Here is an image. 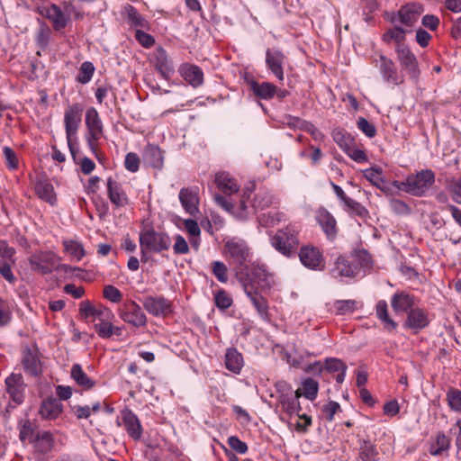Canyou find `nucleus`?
<instances>
[{
	"instance_id": "nucleus-1",
	"label": "nucleus",
	"mask_w": 461,
	"mask_h": 461,
	"mask_svg": "<svg viewBox=\"0 0 461 461\" xmlns=\"http://www.w3.org/2000/svg\"><path fill=\"white\" fill-rule=\"evenodd\" d=\"M223 254L233 266L238 279L245 278L244 270L250 263V251L246 241L233 238L224 244Z\"/></svg>"
},
{
	"instance_id": "nucleus-2",
	"label": "nucleus",
	"mask_w": 461,
	"mask_h": 461,
	"mask_svg": "<svg viewBox=\"0 0 461 461\" xmlns=\"http://www.w3.org/2000/svg\"><path fill=\"white\" fill-rule=\"evenodd\" d=\"M300 228L294 223H290L279 229L270 238L272 247L285 257L290 258L296 253L299 246Z\"/></svg>"
},
{
	"instance_id": "nucleus-3",
	"label": "nucleus",
	"mask_w": 461,
	"mask_h": 461,
	"mask_svg": "<svg viewBox=\"0 0 461 461\" xmlns=\"http://www.w3.org/2000/svg\"><path fill=\"white\" fill-rule=\"evenodd\" d=\"M435 173L431 169H423L416 174H411L405 181L394 185L413 196L421 197L435 183Z\"/></svg>"
},
{
	"instance_id": "nucleus-4",
	"label": "nucleus",
	"mask_w": 461,
	"mask_h": 461,
	"mask_svg": "<svg viewBox=\"0 0 461 461\" xmlns=\"http://www.w3.org/2000/svg\"><path fill=\"white\" fill-rule=\"evenodd\" d=\"M82 114L83 105L79 103L68 106L64 113V126L68 147L74 161H76V153L77 151V133L81 124Z\"/></svg>"
},
{
	"instance_id": "nucleus-5",
	"label": "nucleus",
	"mask_w": 461,
	"mask_h": 461,
	"mask_svg": "<svg viewBox=\"0 0 461 461\" xmlns=\"http://www.w3.org/2000/svg\"><path fill=\"white\" fill-rule=\"evenodd\" d=\"M424 12V5L418 2H411L402 5L396 12L385 13V19L392 23L397 22L407 27H412Z\"/></svg>"
},
{
	"instance_id": "nucleus-6",
	"label": "nucleus",
	"mask_w": 461,
	"mask_h": 461,
	"mask_svg": "<svg viewBox=\"0 0 461 461\" xmlns=\"http://www.w3.org/2000/svg\"><path fill=\"white\" fill-rule=\"evenodd\" d=\"M140 247L149 249L152 252L160 253L171 247V239L162 231H157L154 228H144L140 231Z\"/></svg>"
},
{
	"instance_id": "nucleus-7",
	"label": "nucleus",
	"mask_w": 461,
	"mask_h": 461,
	"mask_svg": "<svg viewBox=\"0 0 461 461\" xmlns=\"http://www.w3.org/2000/svg\"><path fill=\"white\" fill-rule=\"evenodd\" d=\"M85 122L87 129L86 135L90 150L97 157V142L103 137L104 125L97 110L89 107L86 112Z\"/></svg>"
},
{
	"instance_id": "nucleus-8",
	"label": "nucleus",
	"mask_w": 461,
	"mask_h": 461,
	"mask_svg": "<svg viewBox=\"0 0 461 461\" xmlns=\"http://www.w3.org/2000/svg\"><path fill=\"white\" fill-rule=\"evenodd\" d=\"M244 272L247 274L245 275V278L239 279L243 289H245L246 285H249V286H252L253 289L258 291L267 290L271 287V276L263 267L249 264Z\"/></svg>"
},
{
	"instance_id": "nucleus-9",
	"label": "nucleus",
	"mask_w": 461,
	"mask_h": 461,
	"mask_svg": "<svg viewBox=\"0 0 461 461\" xmlns=\"http://www.w3.org/2000/svg\"><path fill=\"white\" fill-rule=\"evenodd\" d=\"M277 390L280 393L278 402L282 410L289 416L299 415L302 409L299 402V398L302 396L301 389L293 391L285 383H280L277 384Z\"/></svg>"
},
{
	"instance_id": "nucleus-10",
	"label": "nucleus",
	"mask_w": 461,
	"mask_h": 461,
	"mask_svg": "<svg viewBox=\"0 0 461 461\" xmlns=\"http://www.w3.org/2000/svg\"><path fill=\"white\" fill-rule=\"evenodd\" d=\"M120 318L133 327H144L147 324V317L141 307L134 301H126L119 309Z\"/></svg>"
},
{
	"instance_id": "nucleus-11",
	"label": "nucleus",
	"mask_w": 461,
	"mask_h": 461,
	"mask_svg": "<svg viewBox=\"0 0 461 461\" xmlns=\"http://www.w3.org/2000/svg\"><path fill=\"white\" fill-rule=\"evenodd\" d=\"M375 67L378 68L383 79L389 84L399 86L404 82L403 76L398 71V68L393 59L385 55H379Z\"/></svg>"
},
{
	"instance_id": "nucleus-12",
	"label": "nucleus",
	"mask_w": 461,
	"mask_h": 461,
	"mask_svg": "<svg viewBox=\"0 0 461 461\" xmlns=\"http://www.w3.org/2000/svg\"><path fill=\"white\" fill-rule=\"evenodd\" d=\"M395 52L402 68L407 71L413 81L417 82L420 77V69L416 56L407 45L395 46Z\"/></svg>"
},
{
	"instance_id": "nucleus-13",
	"label": "nucleus",
	"mask_w": 461,
	"mask_h": 461,
	"mask_svg": "<svg viewBox=\"0 0 461 461\" xmlns=\"http://www.w3.org/2000/svg\"><path fill=\"white\" fill-rule=\"evenodd\" d=\"M301 263L312 270H323L325 260L320 249L314 246L306 245L300 249L298 253Z\"/></svg>"
},
{
	"instance_id": "nucleus-14",
	"label": "nucleus",
	"mask_w": 461,
	"mask_h": 461,
	"mask_svg": "<svg viewBox=\"0 0 461 461\" xmlns=\"http://www.w3.org/2000/svg\"><path fill=\"white\" fill-rule=\"evenodd\" d=\"M144 309L152 316L167 317L173 312V304L164 296H147L143 300Z\"/></svg>"
},
{
	"instance_id": "nucleus-15",
	"label": "nucleus",
	"mask_w": 461,
	"mask_h": 461,
	"mask_svg": "<svg viewBox=\"0 0 461 461\" xmlns=\"http://www.w3.org/2000/svg\"><path fill=\"white\" fill-rule=\"evenodd\" d=\"M122 421L118 419L117 425L123 426L129 437L133 440H140L142 436V426L137 415L130 409L121 411Z\"/></svg>"
},
{
	"instance_id": "nucleus-16",
	"label": "nucleus",
	"mask_w": 461,
	"mask_h": 461,
	"mask_svg": "<svg viewBox=\"0 0 461 461\" xmlns=\"http://www.w3.org/2000/svg\"><path fill=\"white\" fill-rule=\"evenodd\" d=\"M315 221L330 240H334L338 235V226L335 217L324 207L315 212Z\"/></svg>"
},
{
	"instance_id": "nucleus-17",
	"label": "nucleus",
	"mask_w": 461,
	"mask_h": 461,
	"mask_svg": "<svg viewBox=\"0 0 461 461\" xmlns=\"http://www.w3.org/2000/svg\"><path fill=\"white\" fill-rule=\"evenodd\" d=\"M29 263L32 269L42 274H49L56 269L57 260L53 252L41 251L32 255L29 259Z\"/></svg>"
},
{
	"instance_id": "nucleus-18",
	"label": "nucleus",
	"mask_w": 461,
	"mask_h": 461,
	"mask_svg": "<svg viewBox=\"0 0 461 461\" xmlns=\"http://www.w3.org/2000/svg\"><path fill=\"white\" fill-rule=\"evenodd\" d=\"M429 325V313L426 310L420 307H415L409 311L403 323L405 329L413 330L415 334L427 328Z\"/></svg>"
},
{
	"instance_id": "nucleus-19",
	"label": "nucleus",
	"mask_w": 461,
	"mask_h": 461,
	"mask_svg": "<svg viewBox=\"0 0 461 461\" xmlns=\"http://www.w3.org/2000/svg\"><path fill=\"white\" fill-rule=\"evenodd\" d=\"M6 391L10 398L17 404L24 401L25 384L21 374L12 373L5 379Z\"/></svg>"
},
{
	"instance_id": "nucleus-20",
	"label": "nucleus",
	"mask_w": 461,
	"mask_h": 461,
	"mask_svg": "<svg viewBox=\"0 0 461 461\" xmlns=\"http://www.w3.org/2000/svg\"><path fill=\"white\" fill-rule=\"evenodd\" d=\"M153 64L156 70L165 79H169L175 71L173 62L161 46L158 47L153 53Z\"/></svg>"
},
{
	"instance_id": "nucleus-21",
	"label": "nucleus",
	"mask_w": 461,
	"mask_h": 461,
	"mask_svg": "<svg viewBox=\"0 0 461 461\" xmlns=\"http://www.w3.org/2000/svg\"><path fill=\"white\" fill-rule=\"evenodd\" d=\"M107 195L110 202L117 208H122L130 203V199L121 183L109 177L106 182Z\"/></svg>"
},
{
	"instance_id": "nucleus-22",
	"label": "nucleus",
	"mask_w": 461,
	"mask_h": 461,
	"mask_svg": "<svg viewBox=\"0 0 461 461\" xmlns=\"http://www.w3.org/2000/svg\"><path fill=\"white\" fill-rule=\"evenodd\" d=\"M122 15L126 20L130 28L134 29L135 32L138 29L150 30V23L133 5H125L122 10Z\"/></svg>"
},
{
	"instance_id": "nucleus-23",
	"label": "nucleus",
	"mask_w": 461,
	"mask_h": 461,
	"mask_svg": "<svg viewBox=\"0 0 461 461\" xmlns=\"http://www.w3.org/2000/svg\"><path fill=\"white\" fill-rule=\"evenodd\" d=\"M285 59V54L279 50L267 49L266 51L267 67L279 81L284 80L283 65Z\"/></svg>"
},
{
	"instance_id": "nucleus-24",
	"label": "nucleus",
	"mask_w": 461,
	"mask_h": 461,
	"mask_svg": "<svg viewBox=\"0 0 461 461\" xmlns=\"http://www.w3.org/2000/svg\"><path fill=\"white\" fill-rule=\"evenodd\" d=\"M179 74L190 86L196 88L203 84V72L194 64L184 63L179 68Z\"/></svg>"
},
{
	"instance_id": "nucleus-25",
	"label": "nucleus",
	"mask_w": 461,
	"mask_h": 461,
	"mask_svg": "<svg viewBox=\"0 0 461 461\" xmlns=\"http://www.w3.org/2000/svg\"><path fill=\"white\" fill-rule=\"evenodd\" d=\"M416 298L404 291H398L391 298V306L396 313L406 312L414 309Z\"/></svg>"
},
{
	"instance_id": "nucleus-26",
	"label": "nucleus",
	"mask_w": 461,
	"mask_h": 461,
	"mask_svg": "<svg viewBox=\"0 0 461 461\" xmlns=\"http://www.w3.org/2000/svg\"><path fill=\"white\" fill-rule=\"evenodd\" d=\"M179 200L185 212L195 216L199 212V196L198 193L188 187H184L179 192Z\"/></svg>"
},
{
	"instance_id": "nucleus-27",
	"label": "nucleus",
	"mask_w": 461,
	"mask_h": 461,
	"mask_svg": "<svg viewBox=\"0 0 461 461\" xmlns=\"http://www.w3.org/2000/svg\"><path fill=\"white\" fill-rule=\"evenodd\" d=\"M357 267L343 256H339L331 268V275L337 277H354L357 274Z\"/></svg>"
},
{
	"instance_id": "nucleus-28",
	"label": "nucleus",
	"mask_w": 461,
	"mask_h": 461,
	"mask_svg": "<svg viewBox=\"0 0 461 461\" xmlns=\"http://www.w3.org/2000/svg\"><path fill=\"white\" fill-rule=\"evenodd\" d=\"M63 411V405L59 400L48 397L42 401L39 413L43 420H55Z\"/></svg>"
},
{
	"instance_id": "nucleus-29",
	"label": "nucleus",
	"mask_w": 461,
	"mask_h": 461,
	"mask_svg": "<svg viewBox=\"0 0 461 461\" xmlns=\"http://www.w3.org/2000/svg\"><path fill=\"white\" fill-rule=\"evenodd\" d=\"M40 13L51 21L55 31H60L67 26L68 19L57 5L52 4L50 6L43 7Z\"/></svg>"
},
{
	"instance_id": "nucleus-30",
	"label": "nucleus",
	"mask_w": 461,
	"mask_h": 461,
	"mask_svg": "<svg viewBox=\"0 0 461 461\" xmlns=\"http://www.w3.org/2000/svg\"><path fill=\"white\" fill-rule=\"evenodd\" d=\"M22 364L24 371L31 376H39L42 373L41 362L37 352L26 349L23 355Z\"/></svg>"
},
{
	"instance_id": "nucleus-31",
	"label": "nucleus",
	"mask_w": 461,
	"mask_h": 461,
	"mask_svg": "<svg viewBox=\"0 0 461 461\" xmlns=\"http://www.w3.org/2000/svg\"><path fill=\"white\" fill-rule=\"evenodd\" d=\"M31 443L33 444L37 453L46 455L50 453L54 447V438L50 431L41 430L35 434Z\"/></svg>"
},
{
	"instance_id": "nucleus-32",
	"label": "nucleus",
	"mask_w": 461,
	"mask_h": 461,
	"mask_svg": "<svg viewBox=\"0 0 461 461\" xmlns=\"http://www.w3.org/2000/svg\"><path fill=\"white\" fill-rule=\"evenodd\" d=\"M244 291L246 295L250 299L258 313L263 319H267L268 316V303L267 299L261 295L258 290L253 289V287L249 285H245Z\"/></svg>"
},
{
	"instance_id": "nucleus-33",
	"label": "nucleus",
	"mask_w": 461,
	"mask_h": 461,
	"mask_svg": "<svg viewBox=\"0 0 461 461\" xmlns=\"http://www.w3.org/2000/svg\"><path fill=\"white\" fill-rule=\"evenodd\" d=\"M249 85L253 95L259 99L269 100L276 95V86L272 83H258L255 79H251Z\"/></svg>"
},
{
	"instance_id": "nucleus-34",
	"label": "nucleus",
	"mask_w": 461,
	"mask_h": 461,
	"mask_svg": "<svg viewBox=\"0 0 461 461\" xmlns=\"http://www.w3.org/2000/svg\"><path fill=\"white\" fill-rule=\"evenodd\" d=\"M451 446V439L444 432H438L433 442L429 445V452L432 456H448L447 451Z\"/></svg>"
},
{
	"instance_id": "nucleus-35",
	"label": "nucleus",
	"mask_w": 461,
	"mask_h": 461,
	"mask_svg": "<svg viewBox=\"0 0 461 461\" xmlns=\"http://www.w3.org/2000/svg\"><path fill=\"white\" fill-rule=\"evenodd\" d=\"M378 458L379 452L371 440L363 439L359 442L356 461H378Z\"/></svg>"
},
{
	"instance_id": "nucleus-36",
	"label": "nucleus",
	"mask_w": 461,
	"mask_h": 461,
	"mask_svg": "<svg viewBox=\"0 0 461 461\" xmlns=\"http://www.w3.org/2000/svg\"><path fill=\"white\" fill-rule=\"evenodd\" d=\"M214 182L219 190L226 195H230L239 191L236 181L228 173H217Z\"/></svg>"
},
{
	"instance_id": "nucleus-37",
	"label": "nucleus",
	"mask_w": 461,
	"mask_h": 461,
	"mask_svg": "<svg viewBox=\"0 0 461 461\" xmlns=\"http://www.w3.org/2000/svg\"><path fill=\"white\" fill-rule=\"evenodd\" d=\"M94 329L101 339H110L113 335L119 337L122 334V329L113 325L112 320L98 321L94 325Z\"/></svg>"
},
{
	"instance_id": "nucleus-38",
	"label": "nucleus",
	"mask_w": 461,
	"mask_h": 461,
	"mask_svg": "<svg viewBox=\"0 0 461 461\" xmlns=\"http://www.w3.org/2000/svg\"><path fill=\"white\" fill-rule=\"evenodd\" d=\"M225 366L234 374H240L243 366V357L234 348H230L225 353Z\"/></svg>"
},
{
	"instance_id": "nucleus-39",
	"label": "nucleus",
	"mask_w": 461,
	"mask_h": 461,
	"mask_svg": "<svg viewBox=\"0 0 461 461\" xmlns=\"http://www.w3.org/2000/svg\"><path fill=\"white\" fill-rule=\"evenodd\" d=\"M71 377L76 384L84 390H90L95 384V381L92 380L83 370L79 364H74L71 367Z\"/></svg>"
},
{
	"instance_id": "nucleus-40",
	"label": "nucleus",
	"mask_w": 461,
	"mask_h": 461,
	"mask_svg": "<svg viewBox=\"0 0 461 461\" xmlns=\"http://www.w3.org/2000/svg\"><path fill=\"white\" fill-rule=\"evenodd\" d=\"M375 313L376 317L382 321L384 324V328L387 331H393L394 330L398 324L395 322L388 313V305L387 303L384 300H380L376 303L375 306Z\"/></svg>"
},
{
	"instance_id": "nucleus-41",
	"label": "nucleus",
	"mask_w": 461,
	"mask_h": 461,
	"mask_svg": "<svg viewBox=\"0 0 461 461\" xmlns=\"http://www.w3.org/2000/svg\"><path fill=\"white\" fill-rule=\"evenodd\" d=\"M407 31L399 25H395L393 28L388 29L382 36V40L385 43L393 41L395 46H405V34Z\"/></svg>"
},
{
	"instance_id": "nucleus-42",
	"label": "nucleus",
	"mask_w": 461,
	"mask_h": 461,
	"mask_svg": "<svg viewBox=\"0 0 461 461\" xmlns=\"http://www.w3.org/2000/svg\"><path fill=\"white\" fill-rule=\"evenodd\" d=\"M144 159L152 167L161 168L163 166L162 151L158 146L148 145L145 149Z\"/></svg>"
},
{
	"instance_id": "nucleus-43",
	"label": "nucleus",
	"mask_w": 461,
	"mask_h": 461,
	"mask_svg": "<svg viewBox=\"0 0 461 461\" xmlns=\"http://www.w3.org/2000/svg\"><path fill=\"white\" fill-rule=\"evenodd\" d=\"M19 438L21 441H29L30 443L34 438L35 428L30 419H22L18 421Z\"/></svg>"
},
{
	"instance_id": "nucleus-44",
	"label": "nucleus",
	"mask_w": 461,
	"mask_h": 461,
	"mask_svg": "<svg viewBox=\"0 0 461 461\" xmlns=\"http://www.w3.org/2000/svg\"><path fill=\"white\" fill-rule=\"evenodd\" d=\"M36 193L41 199L48 202L50 204L55 203L56 194L51 184L47 182H40L36 185Z\"/></svg>"
},
{
	"instance_id": "nucleus-45",
	"label": "nucleus",
	"mask_w": 461,
	"mask_h": 461,
	"mask_svg": "<svg viewBox=\"0 0 461 461\" xmlns=\"http://www.w3.org/2000/svg\"><path fill=\"white\" fill-rule=\"evenodd\" d=\"M448 408L455 412H461V390L449 387L446 393Z\"/></svg>"
},
{
	"instance_id": "nucleus-46",
	"label": "nucleus",
	"mask_w": 461,
	"mask_h": 461,
	"mask_svg": "<svg viewBox=\"0 0 461 461\" xmlns=\"http://www.w3.org/2000/svg\"><path fill=\"white\" fill-rule=\"evenodd\" d=\"M285 220V213L281 212H268L266 213H262L258 216V223L263 227H270L274 226L276 223L281 222Z\"/></svg>"
},
{
	"instance_id": "nucleus-47",
	"label": "nucleus",
	"mask_w": 461,
	"mask_h": 461,
	"mask_svg": "<svg viewBox=\"0 0 461 461\" xmlns=\"http://www.w3.org/2000/svg\"><path fill=\"white\" fill-rule=\"evenodd\" d=\"M65 250L72 257L76 258L77 261H80L86 255L83 245L76 240H65L63 241Z\"/></svg>"
},
{
	"instance_id": "nucleus-48",
	"label": "nucleus",
	"mask_w": 461,
	"mask_h": 461,
	"mask_svg": "<svg viewBox=\"0 0 461 461\" xmlns=\"http://www.w3.org/2000/svg\"><path fill=\"white\" fill-rule=\"evenodd\" d=\"M357 302L355 300H337L333 307L337 315H345L357 309Z\"/></svg>"
},
{
	"instance_id": "nucleus-49",
	"label": "nucleus",
	"mask_w": 461,
	"mask_h": 461,
	"mask_svg": "<svg viewBox=\"0 0 461 461\" xmlns=\"http://www.w3.org/2000/svg\"><path fill=\"white\" fill-rule=\"evenodd\" d=\"M319 390L318 382L312 378H306L303 381V392L302 395H303L306 399L313 401L316 399Z\"/></svg>"
},
{
	"instance_id": "nucleus-50",
	"label": "nucleus",
	"mask_w": 461,
	"mask_h": 461,
	"mask_svg": "<svg viewBox=\"0 0 461 461\" xmlns=\"http://www.w3.org/2000/svg\"><path fill=\"white\" fill-rule=\"evenodd\" d=\"M95 72V67L92 62L85 61L81 64L78 75L77 76V81L81 84H87L91 79Z\"/></svg>"
},
{
	"instance_id": "nucleus-51",
	"label": "nucleus",
	"mask_w": 461,
	"mask_h": 461,
	"mask_svg": "<svg viewBox=\"0 0 461 461\" xmlns=\"http://www.w3.org/2000/svg\"><path fill=\"white\" fill-rule=\"evenodd\" d=\"M272 203V196L267 191L257 193L252 201V206L257 209H265Z\"/></svg>"
},
{
	"instance_id": "nucleus-52",
	"label": "nucleus",
	"mask_w": 461,
	"mask_h": 461,
	"mask_svg": "<svg viewBox=\"0 0 461 461\" xmlns=\"http://www.w3.org/2000/svg\"><path fill=\"white\" fill-rule=\"evenodd\" d=\"M364 176L369 180L374 185L380 189H383L384 181L383 179V171L381 168L371 167L364 171Z\"/></svg>"
},
{
	"instance_id": "nucleus-53",
	"label": "nucleus",
	"mask_w": 461,
	"mask_h": 461,
	"mask_svg": "<svg viewBox=\"0 0 461 461\" xmlns=\"http://www.w3.org/2000/svg\"><path fill=\"white\" fill-rule=\"evenodd\" d=\"M16 250L14 247L9 246L5 240H0V260L16 263Z\"/></svg>"
},
{
	"instance_id": "nucleus-54",
	"label": "nucleus",
	"mask_w": 461,
	"mask_h": 461,
	"mask_svg": "<svg viewBox=\"0 0 461 461\" xmlns=\"http://www.w3.org/2000/svg\"><path fill=\"white\" fill-rule=\"evenodd\" d=\"M333 139L343 151L354 142V139L343 130H335Z\"/></svg>"
},
{
	"instance_id": "nucleus-55",
	"label": "nucleus",
	"mask_w": 461,
	"mask_h": 461,
	"mask_svg": "<svg viewBox=\"0 0 461 461\" xmlns=\"http://www.w3.org/2000/svg\"><path fill=\"white\" fill-rule=\"evenodd\" d=\"M50 39V29L42 23L36 33V43L41 49H46Z\"/></svg>"
},
{
	"instance_id": "nucleus-56",
	"label": "nucleus",
	"mask_w": 461,
	"mask_h": 461,
	"mask_svg": "<svg viewBox=\"0 0 461 461\" xmlns=\"http://www.w3.org/2000/svg\"><path fill=\"white\" fill-rule=\"evenodd\" d=\"M15 265L16 263H12L11 261L8 262L0 260V275L5 281H7L11 285H14L17 281L15 276L12 271V267Z\"/></svg>"
},
{
	"instance_id": "nucleus-57",
	"label": "nucleus",
	"mask_w": 461,
	"mask_h": 461,
	"mask_svg": "<svg viewBox=\"0 0 461 461\" xmlns=\"http://www.w3.org/2000/svg\"><path fill=\"white\" fill-rule=\"evenodd\" d=\"M103 296L104 299L113 303H118L122 299V292L117 287L112 285H107L104 287Z\"/></svg>"
},
{
	"instance_id": "nucleus-58",
	"label": "nucleus",
	"mask_w": 461,
	"mask_h": 461,
	"mask_svg": "<svg viewBox=\"0 0 461 461\" xmlns=\"http://www.w3.org/2000/svg\"><path fill=\"white\" fill-rule=\"evenodd\" d=\"M351 214L357 215L362 219L368 216V211L360 203L350 199L344 204Z\"/></svg>"
},
{
	"instance_id": "nucleus-59",
	"label": "nucleus",
	"mask_w": 461,
	"mask_h": 461,
	"mask_svg": "<svg viewBox=\"0 0 461 461\" xmlns=\"http://www.w3.org/2000/svg\"><path fill=\"white\" fill-rule=\"evenodd\" d=\"M324 368L329 373L347 371V365L339 358L330 357L325 360Z\"/></svg>"
},
{
	"instance_id": "nucleus-60",
	"label": "nucleus",
	"mask_w": 461,
	"mask_h": 461,
	"mask_svg": "<svg viewBox=\"0 0 461 461\" xmlns=\"http://www.w3.org/2000/svg\"><path fill=\"white\" fill-rule=\"evenodd\" d=\"M145 29H138L135 32L136 41L145 49H149L155 44V38L145 32Z\"/></svg>"
},
{
	"instance_id": "nucleus-61",
	"label": "nucleus",
	"mask_w": 461,
	"mask_h": 461,
	"mask_svg": "<svg viewBox=\"0 0 461 461\" xmlns=\"http://www.w3.org/2000/svg\"><path fill=\"white\" fill-rule=\"evenodd\" d=\"M344 152L354 161L357 163H362L367 161V156L363 149L356 148L355 143L353 142L349 145Z\"/></svg>"
},
{
	"instance_id": "nucleus-62",
	"label": "nucleus",
	"mask_w": 461,
	"mask_h": 461,
	"mask_svg": "<svg viewBox=\"0 0 461 461\" xmlns=\"http://www.w3.org/2000/svg\"><path fill=\"white\" fill-rule=\"evenodd\" d=\"M212 274L215 276L217 280L221 283H226L228 281L227 267L221 261H213Z\"/></svg>"
},
{
	"instance_id": "nucleus-63",
	"label": "nucleus",
	"mask_w": 461,
	"mask_h": 461,
	"mask_svg": "<svg viewBox=\"0 0 461 461\" xmlns=\"http://www.w3.org/2000/svg\"><path fill=\"white\" fill-rule=\"evenodd\" d=\"M93 317L98 321L113 320L114 318L113 312L108 307L99 304L95 306Z\"/></svg>"
},
{
	"instance_id": "nucleus-64",
	"label": "nucleus",
	"mask_w": 461,
	"mask_h": 461,
	"mask_svg": "<svg viewBox=\"0 0 461 461\" xmlns=\"http://www.w3.org/2000/svg\"><path fill=\"white\" fill-rule=\"evenodd\" d=\"M215 304L221 310L230 308L232 304L231 297L224 291H219L214 296Z\"/></svg>"
}]
</instances>
